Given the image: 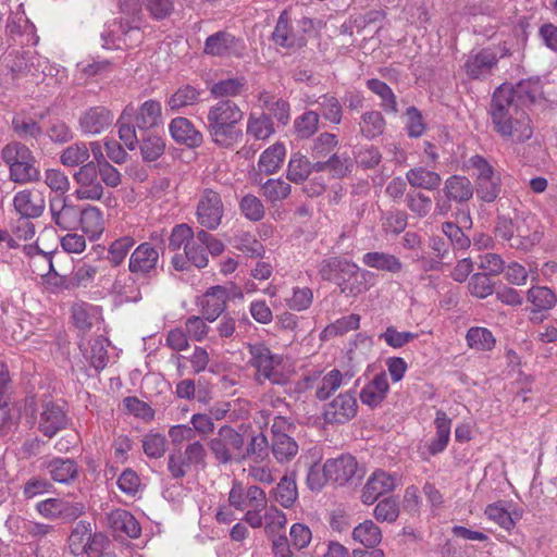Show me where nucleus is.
<instances>
[{
	"label": "nucleus",
	"mask_w": 557,
	"mask_h": 557,
	"mask_svg": "<svg viewBox=\"0 0 557 557\" xmlns=\"http://www.w3.org/2000/svg\"><path fill=\"white\" fill-rule=\"evenodd\" d=\"M244 112L232 100L222 99L209 107L207 112L206 129L211 141L223 149H232L243 139V132L238 124Z\"/></svg>",
	"instance_id": "2"
},
{
	"label": "nucleus",
	"mask_w": 557,
	"mask_h": 557,
	"mask_svg": "<svg viewBox=\"0 0 557 557\" xmlns=\"http://www.w3.org/2000/svg\"><path fill=\"white\" fill-rule=\"evenodd\" d=\"M1 158L9 166V170L25 161H34V154L30 149L17 141L5 145L1 150Z\"/></svg>",
	"instance_id": "44"
},
{
	"label": "nucleus",
	"mask_w": 557,
	"mask_h": 557,
	"mask_svg": "<svg viewBox=\"0 0 557 557\" xmlns=\"http://www.w3.org/2000/svg\"><path fill=\"white\" fill-rule=\"evenodd\" d=\"M89 148L85 143H75L67 146L60 154V162L64 166H78L89 162Z\"/></svg>",
	"instance_id": "45"
},
{
	"label": "nucleus",
	"mask_w": 557,
	"mask_h": 557,
	"mask_svg": "<svg viewBox=\"0 0 557 557\" xmlns=\"http://www.w3.org/2000/svg\"><path fill=\"white\" fill-rule=\"evenodd\" d=\"M168 448V441L164 435L150 433L143 438L144 453L149 458L159 459L163 457Z\"/></svg>",
	"instance_id": "62"
},
{
	"label": "nucleus",
	"mask_w": 557,
	"mask_h": 557,
	"mask_svg": "<svg viewBox=\"0 0 557 557\" xmlns=\"http://www.w3.org/2000/svg\"><path fill=\"white\" fill-rule=\"evenodd\" d=\"M191 467L194 466L185 459L181 449L173 450L168 456V471L173 480L184 479Z\"/></svg>",
	"instance_id": "63"
},
{
	"label": "nucleus",
	"mask_w": 557,
	"mask_h": 557,
	"mask_svg": "<svg viewBox=\"0 0 557 557\" xmlns=\"http://www.w3.org/2000/svg\"><path fill=\"white\" fill-rule=\"evenodd\" d=\"M359 125L361 134L368 139H373L383 134L385 120L381 112L369 111L362 114Z\"/></svg>",
	"instance_id": "49"
},
{
	"label": "nucleus",
	"mask_w": 557,
	"mask_h": 557,
	"mask_svg": "<svg viewBox=\"0 0 557 557\" xmlns=\"http://www.w3.org/2000/svg\"><path fill=\"white\" fill-rule=\"evenodd\" d=\"M5 29L10 38L21 46L36 45L38 42L35 26L27 18L22 16L9 18Z\"/></svg>",
	"instance_id": "30"
},
{
	"label": "nucleus",
	"mask_w": 557,
	"mask_h": 557,
	"mask_svg": "<svg viewBox=\"0 0 557 557\" xmlns=\"http://www.w3.org/2000/svg\"><path fill=\"white\" fill-rule=\"evenodd\" d=\"M352 539L364 547L374 548L382 541V532L372 520H366L354 529Z\"/></svg>",
	"instance_id": "43"
},
{
	"label": "nucleus",
	"mask_w": 557,
	"mask_h": 557,
	"mask_svg": "<svg viewBox=\"0 0 557 557\" xmlns=\"http://www.w3.org/2000/svg\"><path fill=\"white\" fill-rule=\"evenodd\" d=\"M228 506L245 511L252 507H267L265 492L258 485L245 486L240 481L234 480L228 492Z\"/></svg>",
	"instance_id": "11"
},
{
	"label": "nucleus",
	"mask_w": 557,
	"mask_h": 557,
	"mask_svg": "<svg viewBox=\"0 0 557 557\" xmlns=\"http://www.w3.org/2000/svg\"><path fill=\"white\" fill-rule=\"evenodd\" d=\"M233 246L244 255L251 258H259L264 253L263 245L247 232L236 235L234 237Z\"/></svg>",
	"instance_id": "57"
},
{
	"label": "nucleus",
	"mask_w": 557,
	"mask_h": 557,
	"mask_svg": "<svg viewBox=\"0 0 557 557\" xmlns=\"http://www.w3.org/2000/svg\"><path fill=\"white\" fill-rule=\"evenodd\" d=\"M367 86L372 92L376 94L382 99V104L385 110L397 112L396 97L386 83L376 78H371L367 82Z\"/></svg>",
	"instance_id": "59"
},
{
	"label": "nucleus",
	"mask_w": 557,
	"mask_h": 557,
	"mask_svg": "<svg viewBox=\"0 0 557 557\" xmlns=\"http://www.w3.org/2000/svg\"><path fill=\"white\" fill-rule=\"evenodd\" d=\"M165 151V141L161 136L147 134L141 138L140 152L144 161L158 160Z\"/></svg>",
	"instance_id": "53"
},
{
	"label": "nucleus",
	"mask_w": 557,
	"mask_h": 557,
	"mask_svg": "<svg viewBox=\"0 0 557 557\" xmlns=\"http://www.w3.org/2000/svg\"><path fill=\"white\" fill-rule=\"evenodd\" d=\"M395 487V478L384 471H375L368 479L361 494V500L366 505H371L376 499L393 491Z\"/></svg>",
	"instance_id": "24"
},
{
	"label": "nucleus",
	"mask_w": 557,
	"mask_h": 557,
	"mask_svg": "<svg viewBox=\"0 0 557 557\" xmlns=\"http://www.w3.org/2000/svg\"><path fill=\"white\" fill-rule=\"evenodd\" d=\"M286 523V515L276 506L272 505L265 508L262 527H264V532L269 537L281 535L280 533L285 529Z\"/></svg>",
	"instance_id": "47"
},
{
	"label": "nucleus",
	"mask_w": 557,
	"mask_h": 557,
	"mask_svg": "<svg viewBox=\"0 0 557 557\" xmlns=\"http://www.w3.org/2000/svg\"><path fill=\"white\" fill-rule=\"evenodd\" d=\"M76 189L74 196L77 200L97 201L103 197L104 188L99 180V172L94 161L79 166L73 174Z\"/></svg>",
	"instance_id": "9"
},
{
	"label": "nucleus",
	"mask_w": 557,
	"mask_h": 557,
	"mask_svg": "<svg viewBox=\"0 0 557 557\" xmlns=\"http://www.w3.org/2000/svg\"><path fill=\"white\" fill-rule=\"evenodd\" d=\"M442 191L455 202L462 203L469 201L473 197L474 188L468 177L451 175L446 178Z\"/></svg>",
	"instance_id": "32"
},
{
	"label": "nucleus",
	"mask_w": 557,
	"mask_h": 557,
	"mask_svg": "<svg viewBox=\"0 0 557 557\" xmlns=\"http://www.w3.org/2000/svg\"><path fill=\"white\" fill-rule=\"evenodd\" d=\"M358 404L354 392H345L337 395L329 403L323 411V418L326 423L344 424L355 418Z\"/></svg>",
	"instance_id": "13"
},
{
	"label": "nucleus",
	"mask_w": 557,
	"mask_h": 557,
	"mask_svg": "<svg viewBox=\"0 0 557 557\" xmlns=\"http://www.w3.org/2000/svg\"><path fill=\"white\" fill-rule=\"evenodd\" d=\"M247 348L250 355L249 363L256 369V381L259 384L265 381L274 385L286 383V376L277 369L282 362L280 356L273 355L262 343L249 344Z\"/></svg>",
	"instance_id": "4"
},
{
	"label": "nucleus",
	"mask_w": 557,
	"mask_h": 557,
	"mask_svg": "<svg viewBox=\"0 0 557 557\" xmlns=\"http://www.w3.org/2000/svg\"><path fill=\"white\" fill-rule=\"evenodd\" d=\"M271 453L278 463L292 461L298 454V444L288 434L271 437Z\"/></svg>",
	"instance_id": "37"
},
{
	"label": "nucleus",
	"mask_w": 557,
	"mask_h": 557,
	"mask_svg": "<svg viewBox=\"0 0 557 557\" xmlns=\"http://www.w3.org/2000/svg\"><path fill=\"white\" fill-rule=\"evenodd\" d=\"M134 113L135 108L131 104L127 106L123 110L116 123L119 127V137L129 150H134L138 145V138L135 131V127L137 126L136 124H131Z\"/></svg>",
	"instance_id": "41"
},
{
	"label": "nucleus",
	"mask_w": 557,
	"mask_h": 557,
	"mask_svg": "<svg viewBox=\"0 0 557 557\" xmlns=\"http://www.w3.org/2000/svg\"><path fill=\"white\" fill-rule=\"evenodd\" d=\"M247 87V81L244 76L221 79L214 83L210 91L215 97H235L240 95Z\"/></svg>",
	"instance_id": "48"
},
{
	"label": "nucleus",
	"mask_w": 557,
	"mask_h": 557,
	"mask_svg": "<svg viewBox=\"0 0 557 557\" xmlns=\"http://www.w3.org/2000/svg\"><path fill=\"white\" fill-rule=\"evenodd\" d=\"M537 94L539 85L531 81H521L515 86L500 85L488 109L495 132L518 141L531 138L533 129L525 109L534 103Z\"/></svg>",
	"instance_id": "1"
},
{
	"label": "nucleus",
	"mask_w": 557,
	"mask_h": 557,
	"mask_svg": "<svg viewBox=\"0 0 557 557\" xmlns=\"http://www.w3.org/2000/svg\"><path fill=\"white\" fill-rule=\"evenodd\" d=\"M169 132L176 144L188 148H198L203 143V135L191 121L184 116L174 117L169 124Z\"/></svg>",
	"instance_id": "20"
},
{
	"label": "nucleus",
	"mask_w": 557,
	"mask_h": 557,
	"mask_svg": "<svg viewBox=\"0 0 557 557\" xmlns=\"http://www.w3.org/2000/svg\"><path fill=\"white\" fill-rule=\"evenodd\" d=\"M405 201L408 209L418 218H425L432 209V199L418 190L407 193Z\"/></svg>",
	"instance_id": "58"
},
{
	"label": "nucleus",
	"mask_w": 557,
	"mask_h": 557,
	"mask_svg": "<svg viewBox=\"0 0 557 557\" xmlns=\"http://www.w3.org/2000/svg\"><path fill=\"white\" fill-rule=\"evenodd\" d=\"M319 114L314 111H307L294 122L297 137L309 138L318 131Z\"/></svg>",
	"instance_id": "60"
},
{
	"label": "nucleus",
	"mask_w": 557,
	"mask_h": 557,
	"mask_svg": "<svg viewBox=\"0 0 557 557\" xmlns=\"http://www.w3.org/2000/svg\"><path fill=\"white\" fill-rule=\"evenodd\" d=\"M224 216V203L221 195L212 188H205L196 206L197 222L209 231L216 230Z\"/></svg>",
	"instance_id": "7"
},
{
	"label": "nucleus",
	"mask_w": 557,
	"mask_h": 557,
	"mask_svg": "<svg viewBox=\"0 0 557 557\" xmlns=\"http://www.w3.org/2000/svg\"><path fill=\"white\" fill-rule=\"evenodd\" d=\"M362 263L377 271L398 274L404 269V263L398 257L385 251H369L362 256Z\"/></svg>",
	"instance_id": "29"
},
{
	"label": "nucleus",
	"mask_w": 557,
	"mask_h": 557,
	"mask_svg": "<svg viewBox=\"0 0 557 557\" xmlns=\"http://www.w3.org/2000/svg\"><path fill=\"white\" fill-rule=\"evenodd\" d=\"M49 212L51 221L60 230L73 231L78 227L79 207L72 203L67 196H51Z\"/></svg>",
	"instance_id": "12"
},
{
	"label": "nucleus",
	"mask_w": 557,
	"mask_h": 557,
	"mask_svg": "<svg viewBox=\"0 0 557 557\" xmlns=\"http://www.w3.org/2000/svg\"><path fill=\"white\" fill-rule=\"evenodd\" d=\"M201 91L190 85H184L173 92L165 101L166 109L178 112L184 108L195 106L200 100Z\"/></svg>",
	"instance_id": "38"
},
{
	"label": "nucleus",
	"mask_w": 557,
	"mask_h": 557,
	"mask_svg": "<svg viewBox=\"0 0 557 557\" xmlns=\"http://www.w3.org/2000/svg\"><path fill=\"white\" fill-rule=\"evenodd\" d=\"M239 209L244 216L257 222L263 219L265 210L262 201L255 195H245L239 201Z\"/></svg>",
	"instance_id": "61"
},
{
	"label": "nucleus",
	"mask_w": 557,
	"mask_h": 557,
	"mask_svg": "<svg viewBox=\"0 0 557 557\" xmlns=\"http://www.w3.org/2000/svg\"><path fill=\"white\" fill-rule=\"evenodd\" d=\"M495 233L497 237L510 242V247L521 250H529L540 240L536 232L527 235L519 225H515L512 220L506 216L498 218Z\"/></svg>",
	"instance_id": "14"
},
{
	"label": "nucleus",
	"mask_w": 557,
	"mask_h": 557,
	"mask_svg": "<svg viewBox=\"0 0 557 557\" xmlns=\"http://www.w3.org/2000/svg\"><path fill=\"white\" fill-rule=\"evenodd\" d=\"M262 196L271 202L286 199L292 191L289 183L282 178H269L261 185Z\"/></svg>",
	"instance_id": "54"
},
{
	"label": "nucleus",
	"mask_w": 557,
	"mask_h": 557,
	"mask_svg": "<svg viewBox=\"0 0 557 557\" xmlns=\"http://www.w3.org/2000/svg\"><path fill=\"white\" fill-rule=\"evenodd\" d=\"M285 157V147L275 143L265 149L258 161V170L267 175L275 173L280 168Z\"/></svg>",
	"instance_id": "40"
},
{
	"label": "nucleus",
	"mask_w": 557,
	"mask_h": 557,
	"mask_svg": "<svg viewBox=\"0 0 557 557\" xmlns=\"http://www.w3.org/2000/svg\"><path fill=\"white\" fill-rule=\"evenodd\" d=\"M527 300L534 307L532 313H539L554 308L557 302V296L546 286H532L527 293Z\"/></svg>",
	"instance_id": "42"
},
{
	"label": "nucleus",
	"mask_w": 557,
	"mask_h": 557,
	"mask_svg": "<svg viewBox=\"0 0 557 557\" xmlns=\"http://www.w3.org/2000/svg\"><path fill=\"white\" fill-rule=\"evenodd\" d=\"M72 318L77 329L88 331L97 319V308L86 302L74 304Z\"/></svg>",
	"instance_id": "55"
},
{
	"label": "nucleus",
	"mask_w": 557,
	"mask_h": 557,
	"mask_svg": "<svg viewBox=\"0 0 557 557\" xmlns=\"http://www.w3.org/2000/svg\"><path fill=\"white\" fill-rule=\"evenodd\" d=\"M207 445L220 465L240 462L243 460L244 436L231 425H222Z\"/></svg>",
	"instance_id": "3"
},
{
	"label": "nucleus",
	"mask_w": 557,
	"mask_h": 557,
	"mask_svg": "<svg viewBox=\"0 0 557 557\" xmlns=\"http://www.w3.org/2000/svg\"><path fill=\"white\" fill-rule=\"evenodd\" d=\"M159 250L149 242L139 244L128 259V271L136 280H151L157 275Z\"/></svg>",
	"instance_id": "8"
},
{
	"label": "nucleus",
	"mask_w": 557,
	"mask_h": 557,
	"mask_svg": "<svg viewBox=\"0 0 557 557\" xmlns=\"http://www.w3.org/2000/svg\"><path fill=\"white\" fill-rule=\"evenodd\" d=\"M387 392V376L384 372H382L376 374L373 380L361 389L360 399L362 404L373 408L382 403Z\"/></svg>",
	"instance_id": "35"
},
{
	"label": "nucleus",
	"mask_w": 557,
	"mask_h": 557,
	"mask_svg": "<svg viewBox=\"0 0 557 557\" xmlns=\"http://www.w3.org/2000/svg\"><path fill=\"white\" fill-rule=\"evenodd\" d=\"M352 374L346 372L342 374L339 370L333 369L324 375L309 377L315 382V397L319 400H326L335 391H337L345 381H349Z\"/></svg>",
	"instance_id": "26"
},
{
	"label": "nucleus",
	"mask_w": 557,
	"mask_h": 557,
	"mask_svg": "<svg viewBox=\"0 0 557 557\" xmlns=\"http://www.w3.org/2000/svg\"><path fill=\"white\" fill-rule=\"evenodd\" d=\"M469 166L475 170V191L480 200L493 202L497 199L502 190L500 174L482 156H472Z\"/></svg>",
	"instance_id": "5"
},
{
	"label": "nucleus",
	"mask_w": 557,
	"mask_h": 557,
	"mask_svg": "<svg viewBox=\"0 0 557 557\" xmlns=\"http://www.w3.org/2000/svg\"><path fill=\"white\" fill-rule=\"evenodd\" d=\"M467 344L470 348L490 351L494 348L496 339L492 332L485 327H470L466 335Z\"/></svg>",
	"instance_id": "46"
},
{
	"label": "nucleus",
	"mask_w": 557,
	"mask_h": 557,
	"mask_svg": "<svg viewBox=\"0 0 557 557\" xmlns=\"http://www.w3.org/2000/svg\"><path fill=\"white\" fill-rule=\"evenodd\" d=\"M227 299L226 287L221 285L210 287L200 301L203 318L210 322L215 321L225 310Z\"/></svg>",
	"instance_id": "23"
},
{
	"label": "nucleus",
	"mask_w": 557,
	"mask_h": 557,
	"mask_svg": "<svg viewBox=\"0 0 557 557\" xmlns=\"http://www.w3.org/2000/svg\"><path fill=\"white\" fill-rule=\"evenodd\" d=\"M44 181L50 190L55 193V195L66 196V193L70 190V180L61 170L48 169L45 172Z\"/></svg>",
	"instance_id": "64"
},
{
	"label": "nucleus",
	"mask_w": 557,
	"mask_h": 557,
	"mask_svg": "<svg viewBox=\"0 0 557 557\" xmlns=\"http://www.w3.org/2000/svg\"><path fill=\"white\" fill-rule=\"evenodd\" d=\"M114 122V114L103 106L91 107L85 110L78 120L84 134L97 135L108 129Z\"/></svg>",
	"instance_id": "18"
},
{
	"label": "nucleus",
	"mask_w": 557,
	"mask_h": 557,
	"mask_svg": "<svg viewBox=\"0 0 557 557\" xmlns=\"http://www.w3.org/2000/svg\"><path fill=\"white\" fill-rule=\"evenodd\" d=\"M406 180L413 188L435 190L442 184L441 175L424 166H414L406 173Z\"/></svg>",
	"instance_id": "34"
},
{
	"label": "nucleus",
	"mask_w": 557,
	"mask_h": 557,
	"mask_svg": "<svg viewBox=\"0 0 557 557\" xmlns=\"http://www.w3.org/2000/svg\"><path fill=\"white\" fill-rule=\"evenodd\" d=\"M324 470L330 481L343 485L357 474L358 463L355 457L350 455H342L334 459H329L324 463Z\"/></svg>",
	"instance_id": "22"
},
{
	"label": "nucleus",
	"mask_w": 557,
	"mask_h": 557,
	"mask_svg": "<svg viewBox=\"0 0 557 557\" xmlns=\"http://www.w3.org/2000/svg\"><path fill=\"white\" fill-rule=\"evenodd\" d=\"M44 467L58 483L70 484L78 476V465L70 458L55 457L45 462Z\"/></svg>",
	"instance_id": "25"
},
{
	"label": "nucleus",
	"mask_w": 557,
	"mask_h": 557,
	"mask_svg": "<svg viewBox=\"0 0 557 557\" xmlns=\"http://www.w3.org/2000/svg\"><path fill=\"white\" fill-rule=\"evenodd\" d=\"M79 225L90 239L98 238L104 230L102 211L90 205L83 209L79 208L78 226Z\"/></svg>",
	"instance_id": "31"
},
{
	"label": "nucleus",
	"mask_w": 557,
	"mask_h": 557,
	"mask_svg": "<svg viewBox=\"0 0 557 557\" xmlns=\"http://www.w3.org/2000/svg\"><path fill=\"white\" fill-rule=\"evenodd\" d=\"M275 132L270 115L251 112L247 120L246 135L255 140H267Z\"/></svg>",
	"instance_id": "36"
},
{
	"label": "nucleus",
	"mask_w": 557,
	"mask_h": 557,
	"mask_svg": "<svg viewBox=\"0 0 557 557\" xmlns=\"http://www.w3.org/2000/svg\"><path fill=\"white\" fill-rule=\"evenodd\" d=\"M13 207L20 216L35 219L44 213L46 201L39 190L24 189L14 195Z\"/></svg>",
	"instance_id": "21"
},
{
	"label": "nucleus",
	"mask_w": 557,
	"mask_h": 557,
	"mask_svg": "<svg viewBox=\"0 0 557 557\" xmlns=\"http://www.w3.org/2000/svg\"><path fill=\"white\" fill-rule=\"evenodd\" d=\"M311 173V162L304 156L295 153L290 157L287 166V178L295 183L300 184L307 181Z\"/></svg>",
	"instance_id": "52"
},
{
	"label": "nucleus",
	"mask_w": 557,
	"mask_h": 557,
	"mask_svg": "<svg viewBox=\"0 0 557 557\" xmlns=\"http://www.w3.org/2000/svg\"><path fill=\"white\" fill-rule=\"evenodd\" d=\"M108 48H135L143 42L144 32L139 24L131 25L127 21H114L101 34Z\"/></svg>",
	"instance_id": "10"
},
{
	"label": "nucleus",
	"mask_w": 557,
	"mask_h": 557,
	"mask_svg": "<svg viewBox=\"0 0 557 557\" xmlns=\"http://www.w3.org/2000/svg\"><path fill=\"white\" fill-rule=\"evenodd\" d=\"M275 500L284 508H290L298 498L295 473L284 475L273 490Z\"/></svg>",
	"instance_id": "39"
},
{
	"label": "nucleus",
	"mask_w": 557,
	"mask_h": 557,
	"mask_svg": "<svg viewBox=\"0 0 557 557\" xmlns=\"http://www.w3.org/2000/svg\"><path fill=\"white\" fill-rule=\"evenodd\" d=\"M272 38L276 45L285 48H301L306 45L305 37L296 36L290 30L289 18L286 11L280 15Z\"/></svg>",
	"instance_id": "33"
},
{
	"label": "nucleus",
	"mask_w": 557,
	"mask_h": 557,
	"mask_svg": "<svg viewBox=\"0 0 557 557\" xmlns=\"http://www.w3.org/2000/svg\"><path fill=\"white\" fill-rule=\"evenodd\" d=\"M318 272L322 280L335 282L341 287L342 293L357 295L361 292L359 287L348 285V282L357 276L359 268L346 259L339 257L325 258L319 263Z\"/></svg>",
	"instance_id": "6"
},
{
	"label": "nucleus",
	"mask_w": 557,
	"mask_h": 557,
	"mask_svg": "<svg viewBox=\"0 0 557 557\" xmlns=\"http://www.w3.org/2000/svg\"><path fill=\"white\" fill-rule=\"evenodd\" d=\"M497 63V54L492 49L484 48L468 55L463 70L471 79H486L492 75Z\"/></svg>",
	"instance_id": "15"
},
{
	"label": "nucleus",
	"mask_w": 557,
	"mask_h": 557,
	"mask_svg": "<svg viewBox=\"0 0 557 557\" xmlns=\"http://www.w3.org/2000/svg\"><path fill=\"white\" fill-rule=\"evenodd\" d=\"M10 178L18 184L38 182L40 180V171L36 166V159L34 158V161H25L22 164L13 166L10 170Z\"/></svg>",
	"instance_id": "56"
},
{
	"label": "nucleus",
	"mask_w": 557,
	"mask_h": 557,
	"mask_svg": "<svg viewBox=\"0 0 557 557\" xmlns=\"http://www.w3.org/2000/svg\"><path fill=\"white\" fill-rule=\"evenodd\" d=\"M133 119L139 129L146 131L162 124V106L154 99H149L135 109Z\"/></svg>",
	"instance_id": "27"
},
{
	"label": "nucleus",
	"mask_w": 557,
	"mask_h": 557,
	"mask_svg": "<svg viewBox=\"0 0 557 557\" xmlns=\"http://www.w3.org/2000/svg\"><path fill=\"white\" fill-rule=\"evenodd\" d=\"M135 239L132 236H122L113 240L108 248V261L112 267H119L123 263L129 250L135 245Z\"/></svg>",
	"instance_id": "51"
},
{
	"label": "nucleus",
	"mask_w": 557,
	"mask_h": 557,
	"mask_svg": "<svg viewBox=\"0 0 557 557\" xmlns=\"http://www.w3.org/2000/svg\"><path fill=\"white\" fill-rule=\"evenodd\" d=\"M270 450L271 444H269L267 436L259 433L250 438L246 447L244 446L243 460L251 458L256 462H262L268 458Z\"/></svg>",
	"instance_id": "50"
},
{
	"label": "nucleus",
	"mask_w": 557,
	"mask_h": 557,
	"mask_svg": "<svg viewBox=\"0 0 557 557\" xmlns=\"http://www.w3.org/2000/svg\"><path fill=\"white\" fill-rule=\"evenodd\" d=\"M242 40L228 32L220 30L210 35L203 46V52L212 57H230L242 54Z\"/></svg>",
	"instance_id": "17"
},
{
	"label": "nucleus",
	"mask_w": 557,
	"mask_h": 557,
	"mask_svg": "<svg viewBox=\"0 0 557 557\" xmlns=\"http://www.w3.org/2000/svg\"><path fill=\"white\" fill-rule=\"evenodd\" d=\"M69 419L61 406L52 401L42 405V411L38 421V430L47 437H53L58 432L64 430Z\"/></svg>",
	"instance_id": "19"
},
{
	"label": "nucleus",
	"mask_w": 557,
	"mask_h": 557,
	"mask_svg": "<svg viewBox=\"0 0 557 557\" xmlns=\"http://www.w3.org/2000/svg\"><path fill=\"white\" fill-rule=\"evenodd\" d=\"M435 436L420 447V455L423 460H429L431 456H435L445 450L450 438L451 420L446 412L438 410L434 420Z\"/></svg>",
	"instance_id": "16"
},
{
	"label": "nucleus",
	"mask_w": 557,
	"mask_h": 557,
	"mask_svg": "<svg viewBox=\"0 0 557 557\" xmlns=\"http://www.w3.org/2000/svg\"><path fill=\"white\" fill-rule=\"evenodd\" d=\"M108 523L115 533H123L131 539H137L141 528L136 518L127 510L115 509L108 515Z\"/></svg>",
	"instance_id": "28"
}]
</instances>
